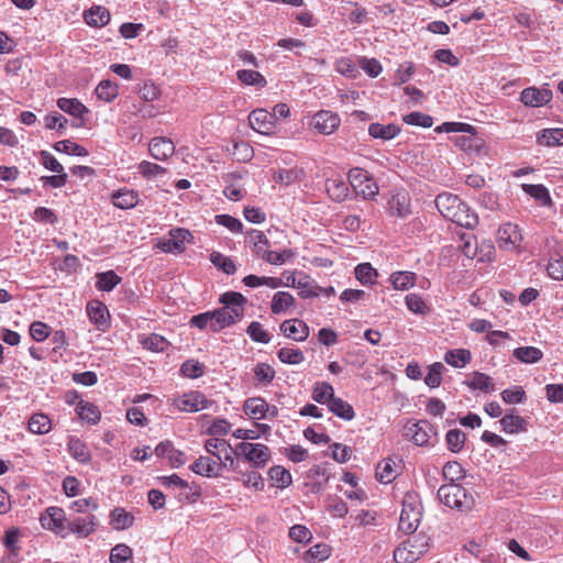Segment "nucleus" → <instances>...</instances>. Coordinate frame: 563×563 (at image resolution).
<instances>
[{
  "instance_id": "nucleus-1",
  "label": "nucleus",
  "mask_w": 563,
  "mask_h": 563,
  "mask_svg": "<svg viewBox=\"0 0 563 563\" xmlns=\"http://www.w3.org/2000/svg\"><path fill=\"white\" fill-rule=\"evenodd\" d=\"M434 203L443 218L462 228L474 229L478 224L477 214L456 195L450 192L439 194Z\"/></svg>"
},
{
  "instance_id": "nucleus-2",
  "label": "nucleus",
  "mask_w": 563,
  "mask_h": 563,
  "mask_svg": "<svg viewBox=\"0 0 563 563\" xmlns=\"http://www.w3.org/2000/svg\"><path fill=\"white\" fill-rule=\"evenodd\" d=\"M446 132H467L470 135L456 136L454 140L455 145L463 152L483 157L488 154V147L485 141L476 135L475 128L467 123L448 122L443 124Z\"/></svg>"
},
{
  "instance_id": "nucleus-3",
  "label": "nucleus",
  "mask_w": 563,
  "mask_h": 563,
  "mask_svg": "<svg viewBox=\"0 0 563 563\" xmlns=\"http://www.w3.org/2000/svg\"><path fill=\"white\" fill-rule=\"evenodd\" d=\"M430 549V538L422 532L413 533L394 551L396 563H415Z\"/></svg>"
},
{
  "instance_id": "nucleus-4",
  "label": "nucleus",
  "mask_w": 563,
  "mask_h": 563,
  "mask_svg": "<svg viewBox=\"0 0 563 563\" xmlns=\"http://www.w3.org/2000/svg\"><path fill=\"white\" fill-rule=\"evenodd\" d=\"M422 516V506L418 496L411 493L405 495L399 517V529L412 533L418 528Z\"/></svg>"
},
{
  "instance_id": "nucleus-5",
  "label": "nucleus",
  "mask_w": 563,
  "mask_h": 563,
  "mask_svg": "<svg viewBox=\"0 0 563 563\" xmlns=\"http://www.w3.org/2000/svg\"><path fill=\"white\" fill-rule=\"evenodd\" d=\"M438 497L448 507L460 510H468L474 505L473 497L467 496L465 488L455 483L442 485L438 490Z\"/></svg>"
},
{
  "instance_id": "nucleus-6",
  "label": "nucleus",
  "mask_w": 563,
  "mask_h": 563,
  "mask_svg": "<svg viewBox=\"0 0 563 563\" xmlns=\"http://www.w3.org/2000/svg\"><path fill=\"white\" fill-rule=\"evenodd\" d=\"M235 454L254 468L265 467L271 459V450L263 443L240 442L235 446Z\"/></svg>"
},
{
  "instance_id": "nucleus-7",
  "label": "nucleus",
  "mask_w": 563,
  "mask_h": 563,
  "mask_svg": "<svg viewBox=\"0 0 563 563\" xmlns=\"http://www.w3.org/2000/svg\"><path fill=\"white\" fill-rule=\"evenodd\" d=\"M168 404L177 411L191 413L206 409L210 401L201 391L190 390L168 398Z\"/></svg>"
},
{
  "instance_id": "nucleus-8",
  "label": "nucleus",
  "mask_w": 563,
  "mask_h": 563,
  "mask_svg": "<svg viewBox=\"0 0 563 563\" xmlns=\"http://www.w3.org/2000/svg\"><path fill=\"white\" fill-rule=\"evenodd\" d=\"M349 180L355 191L364 199H373L378 195L379 187L368 173L362 168H352L349 173Z\"/></svg>"
},
{
  "instance_id": "nucleus-9",
  "label": "nucleus",
  "mask_w": 563,
  "mask_h": 563,
  "mask_svg": "<svg viewBox=\"0 0 563 563\" xmlns=\"http://www.w3.org/2000/svg\"><path fill=\"white\" fill-rule=\"evenodd\" d=\"M433 435H435V430L427 420L408 422L404 428V437L419 446L428 445Z\"/></svg>"
},
{
  "instance_id": "nucleus-10",
  "label": "nucleus",
  "mask_w": 563,
  "mask_h": 563,
  "mask_svg": "<svg viewBox=\"0 0 563 563\" xmlns=\"http://www.w3.org/2000/svg\"><path fill=\"white\" fill-rule=\"evenodd\" d=\"M191 238L192 235L187 229H173L169 231V238L158 240L156 247L165 253L180 254L186 249V242H189Z\"/></svg>"
},
{
  "instance_id": "nucleus-11",
  "label": "nucleus",
  "mask_w": 563,
  "mask_h": 563,
  "mask_svg": "<svg viewBox=\"0 0 563 563\" xmlns=\"http://www.w3.org/2000/svg\"><path fill=\"white\" fill-rule=\"evenodd\" d=\"M41 523L45 529L52 530L62 537L67 536L69 529V519L66 518L65 511L59 507H49L45 514L41 516Z\"/></svg>"
},
{
  "instance_id": "nucleus-12",
  "label": "nucleus",
  "mask_w": 563,
  "mask_h": 563,
  "mask_svg": "<svg viewBox=\"0 0 563 563\" xmlns=\"http://www.w3.org/2000/svg\"><path fill=\"white\" fill-rule=\"evenodd\" d=\"M553 98V92L549 88V84H544L541 88L528 87L520 92V101L526 107L539 108L548 104Z\"/></svg>"
},
{
  "instance_id": "nucleus-13",
  "label": "nucleus",
  "mask_w": 563,
  "mask_h": 563,
  "mask_svg": "<svg viewBox=\"0 0 563 563\" xmlns=\"http://www.w3.org/2000/svg\"><path fill=\"white\" fill-rule=\"evenodd\" d=\"M219 301L223 305L221 308L224 310V312L228 316L234 318V323L243 318L246 298L242 294L235 291H227L220 296Z\"/></svg>"
},
{
  "instance_id": "nucleus-14",
  "label": "nucleus",
  "mask_w": 563,
  "mask_h": 563,
  "mask_svg": "<svg viewBox=\"0 0 563 563\" xmlns=\"http://www.w3.org/2000/svg\"><path fill=\"white\" fill-rule=\"evenodd\" d=\"M496 239L500 249L515 251L520 246L522 235L517 224L508 222L498 229Z\"/></svg>"
},
{
  "instance_id": "nucleus-15",
  "label": "nucleus",
  "mask_w": 563,
  "mask_h": 563,
  "mask_svg": "<svg viewBox=\"0 0 563 563\" xmlns=\"http://www.w3.org/2000/svg\"><path fill=\"white\" fill-rule=\"evenodd\" d=\"M341 120L336 113L331 111H319L312 118V126L320 134L329 135L338 130Z\"/></svg>"
},
{
  "instance_id": "nucleus-16",
  "label": "nucleus",
  "mask_w": 563,
  "mask_h": 563,
  "mask_svg": "<svg viewBox=\"0 0 563 563\" xmlns=\"http://www.w3.org/2000/svg\"><path fill=\"white\" fill-rule=\"evenodd\" d=\"M387 212L391 217L407 218L411 213L408 192L401 190L393 194L387 202Z\"/></svg>"
},
{
  "instance_id": "nucleus-17",
  "label": "nucleus",
  "mask_w": 563,
  "mask_h": 563,
  "mask_svg": "<svg viewBox=\"0 0 563 563\" xmlns=\"http://www.w3.org/2000/svg\"><path fill=\"white\" fill-rule=\"evenodd\" d=\"M250 126L262 134L269 135L274 131L273 115L265 109L253 110L249 115Z\"/></svg>"
},
{
  "instance_id": "nucleus-18",
  "label": "nucleus",
  "mask_w": 563,
  "mask_h": 563,
  "mask_svg": "<svg viewBox=\"0 0 563 563\" xmlns=\"http://www.w3.org/2000/svg\"><path fill=\"white\" fill-rule=\"evenodd\" d=\"M148 152L156 161H166L175 153V145L167 137H153L148 144Z\"/></svg>"
},
{
  "instance_id": "nucleus-19",
  "label": "nucleus",
  "mask_w": 563,
  "mask_h": 563,
  "mask_svg": "<svg viewBox=\"0 0 563 563\" xmlns=\"http://www.w3.org/2000/svg\"><path fill=\"white\" fill-rule=\"evenodd\" d=\"M158 457L167 459L172 467H180L187 461L185 453L175 449L170 441H163L155 448Z\"/></svg>"
},
{
  "instance_id": "nucleus-20",
  "label": "nucleus",
  "mask_w": 563,
  "mask_h": 563,
  "mask_svg": "<svg viewBox=\"0 0 563 563\" xmlns=\"http://www.w3.org/2000/svg\"><path fill=\"white\" fill-rule=\"evenodd\" d=\"M280 331L285 336L297 342H302L309 336L308 325L299 319H291L282 322Z\"/></svg>"
},
{
  "instance_id": "nucleus-21",
  "label": "nucleus",
  "mask_w": 563,
  "mask_h": 563,
  "mask_svg": "<svg viewBox=\"0 0 563 563\" xmlns=\"http://www.w3.org/2000/svg\"><path fill=\"white\" fill-rule=\"evenodd\" d=\"M69 529L67 536L75 533L78 538H86L91 534L97 528V520L95 516L77 517L69 520Z\"/></svg>"
},
{
  "instance_id": "nucleus-22",
  "label": "nucleus",
  "mask_w": 563,
  "mask_h": 563,
  "mask_svg": "<svg viewBox=\"0 0 563 563\" xmlns=\"http://www.w3.org/2000/svg\"><path fill=\"white\" fill-rule=\"evenodd\" d=\"M190 470L205 477H216L219 475L220 465L211 457L200 456L192 463Z\"/></svg>"
},
{
  "instance_id": "nucleus-23",
  "label": "nucleus",
  "mask_w": 563,
  "mask_h": 563,
  "mask_svg": "<svg viewBox=\"0 0 563 563\" xmlns=\"http://www.w3.org/2000/svg\"><path fill=\"white\" fill-rule=\"evenodd\" d=\"M501 429L505 433L515 434L527 431L528 422L522 417L515 413H506L500 420Z\"/></svg>"
},
{
  "instance_id": "nucleus-24",
  "label": "nucleus",
  "mask_w": 563,
  "mask_h": 563,
  "mask_svg": "<svg viewBox=\"0 0 563 563\" xmlns=\"http://www.w3.org/2000/svg\"><path fill=\"white\" fill-rule=\"evenodd\" d=\"M88 316L93 324L97 325L98 329L104 330L108 327L109 316L107 307L100 301H92L87 306Z\"/></svg>"
},
{
  "instance_id": "nucleus-25",
  "label": "nucleus",
  "mask_w": 563,
  "mask_h": 563,
  "mask_svg": "<svg viewBox=\"0 0 563 563\" xmlns=\"http://www.w3.org/2000/svg\"><path fill=\"white\" fill-rule=\"evenodd\" d=\"M400 126L394 123L386 125L380 123H372L368 126V134L372 137L380 139L384 141H388L396 137L400 133Z\"/></svg>"
},
{
  "instance_id": "nucleus-26",
  "label": "nucleus",
  "mask_w": 563,
  "mask_h": 563,
  "mask_svg": "<svg viewBox=\"0 0 563 563\" xmlns=\"http://www.w3.org/2000/svg\"><path fill=\"white\" fill-rule=\"evenodd\" d=\"M537 143L541 146H562L563 129H543L537 134Z\"/></svg>"
},
{
  "instance_id": "nucleus-27",
  "label": "nucleus",
  "mask_w": 563,
  "mask_h": 563,
  "mask_svg": "<svg viewBox=\"0 0 563 563\" xmlns=\"http://www.w3.org/2000/svg\"><path fill=\"white\" fill-rule=\"evenodd\" d=\"M70 455L79 463L87 464L91 461V453L85 442L78 438H70L68 441Z\"/></svg>"
},
{
  "instance_id": "nucleus-28",
  "label": "nucleus",
  "mask_w": 563,
  "mask_h": 563,
  "mask_svg": "<svg viewBox=\"0 0 563 563\" xmlns=\"http://www.w3.org/2000/svg\"><path fill=\"white\" fill-rule=\"evenodd\" d=\"M444 361L455 368H463L472 361V353L467 349L449 350L444 354Z\"/></svg>"
},
{
  "instance_id": "nucleus-29",
  "label": "nucleus",
  "mask_w": 563,
  "mask_h": 563,
  "mask_svg": "<svg viewBox=\"0 0 563 563\" xmlns=\"http://www.w3.org/2000/svg\"><path fill=\"white\" fill-rule=\"evenodd\" d=\"M84 19L88 25L99 27L110 21V13L106 8L97 5L85 11Z\"/></svg>"
},
{
  "instance_id": "nucleus-30",
  "label": "nucleus",
  "mask_w": 563,
  "mask_h": 563,
  "mask_svg": "<svg viewBox=\"0 0 563 563\" xmlns=\"http://www.w3.org/2000/svg\"><path fill=\"white\" fill-rule=\"evenodd\" d=\"M244 411L253 419H263L268 411L267 402L261 397L249 398L244 402Z\"/></svg>"
},
{
  "instance_id": "nucleus-31",
  "label": "nucleus",
  "mask_w": 563,
  "mask_h": 563,
  "mask_svg": "<svg viewBox=\"0 0 563 563\" xmlns=\"http://www.w3.org/2000/svg\"><path fill=\"white\" fill-rule=\"evenodd\" d=\"M139 202V195L134 190H118L112 194V203L120 209H131Z\"/></svg>"
},
{
  "instance_id": "nucleus-32",
  "label": "nucleus",
  "mask_w": 563,
  "mask_h": 563,
  "mask_svg": "<svg viewBox=\"0 0 563 563\" xmlns=\"http://www.w3.org/2000/svg\"><path fill=\"white\" fill-rule=\"evenodd\" d=\"M465 384L471 389H478L484 393H493L496 389L492 377L481 372H474L471 379Z\"/></svg>"
},
{
  "instance_id": "nucleus-33",
  "label": "nucleus",
  "mask_w": 563,
  "mask_h": 563,
  "mask_svg": "<svg viewBox=\"0 0 563 563\" xmlns=\"http://www.w3.org/2000/svg\"><path fill=\"white\" fill-rule=\"evenodd\" d=\"M311 398L321 405H328L334 398V389L330 383L318 382L314 384Z\"/></svg>"
},
{
  "instance_id": "nucleus-34",
  "label": "nucleus",
  "mask_w": 563,
  "mask_h": 563,
  "mask_svg": "<svg viewBox=\"0 0 563 563\" xmlns=\"http://www.w3.org/2000/svg\"><path fill=\"white\" fill-rule=\"evenodd\" d=\"M417 275L413 272H395L389 280L396 290H407L415 286Z\"/></svg>"
},
{
  "instance_id": "nucleus-35",
  "label": "nucleus",
  "mask_w": 563,
  "mask_h": 563,
  "mask_svg": "<svg viewBox=\"0 0 563 563\" xmlns=\"http://www.w3.org/2000/svg\"><path fill=\"white\" fill-rule=\"evenodd\" d=\"M295 303V297L288 291H277L271 302V310L274 314L285 312Z\"/></svg>"
},
{
  "instance_id": "nucleus-36",
  "label": "nucleus",
  "mask_w": 563,
  "mask_h": 563,
  "mask_svg": "<svg viewBox=\"0 0 563 563\" xmlns=\"http://www.w3.org/2000/svg\"><path fill=\"white\" fill-rule=\"evenodd\" d=\"M328 407L333 415L343 420L350 421L355 417L353 407L342 398L334 396Z\"/></svg>"
},
{
  "instance_id": "nucleus-37",
  "label": "nucleus",
  "mask_w": 563,
  "mask_h": 563,
  "mask_svg": "<svg viewBox=\"0 0 563 563\" xmlns=\"http://www.w3.org/2000/svg\"><path fill=\"white\" fill-rule=\"evenodd\" d=\"M76 411L81 420L88 423L96 424L101 417L100 410L97 406L89 401H79L76 406Z\"/></svg>"
},
{
  "instance_id": "nucleus-38",
  "label": "nucleus",
  "mask_w": 563,
  "mask_h": 563,
  "mask_svg": "<svg viewBox=\"0 0 563 563\" xmlns=\"http://www.w3.org/2000/svg\"><path fill=\"white\" fill-rule=\"evenodd\" d=\"M57 106L62 111L76 118H81L88 112L86 106L76 98H59L57 100Z\"/></svg>"
},
{
  "instance_id": "nucleus-39",
  "label": "nucleus",
  "mask_w": 563,
  "mask_h": 563,
  "mask_svg": "<svg viewBox=\"0 0 563 563\" xmlns=\"http://www.w3.org/2000/svg\"><path fill=\"white\" fill-rule=\"evenodd\" d=\"M397 477L395 462L391 459L380 461L376 466V478L384 484L391 483Z\"/></svg>"
},
{
  "instance_id": "nucleus-40",
  "label": "nucleus",
  "mask_w": 563,
  "mask_h": 563,
  "mask_svg": "<svg viewBox=\"0 0 563 563\" xmlns=\"http://www.w3.org/2000/svg\"><path fill=\"white\" fill-rule=\"evenodd\" d=\"M512 355L521 363L533 364L542 358L543 353L536 346H521L515 349Z\"/></svg>"
},
{
  "instance_id": "nucleus-41",
  "label": "nucleus",
  "mask_w": 563,
  "mask_h": 563,
  "mask_svg": "<svg viewBox=\"0 0 563 563\" xmlns=\"http://www.w3.org/2000/svg\"><path fill=\"white\" fill-rule=\"evenodd\" d=\"M134 522V517L123 508H114L110 515V525L115 530L130 528Z\"/></svg>"
},
{
  "instance_id": "nucleus-42",
  "label": "nucleus",
  "mask_w": 563,
  "mask_h": 563,
  "mask_svg": "<svg viewBox=\"0 0 563 563\" xmlns=\"http://www.w3.org/2000/svg\"><path fill=\"white\" fill-rule=\"evenodd\" d=\"M236 77L242 84L247 86L264 88L267 85L265 77L256 70L241 69L236 71Z\"/></svg>"
},
{
  "instance_id": "nucleus-43",
  "label": "nucleus",
  "mask_w": 563,
  "mask_h": 563,
  "mask_svg": "<svg viewBox=\"0 0 563 563\" xmlns=\"http://www.w3.org/2000/svg\"><path fill=\"white\" fill-rule=\"evenodd\" d=\"M325 189L329 197L334 201H343L349 195V188L343 180L328 179Z\"/></svg>"
},
{
  "instance_id": "nucleus-44",
  "label": "nucleus",
  "mask_w": 563,
  "mask_h": 563,
  "mask_svg": "<svg viewBox=\"0 0 563 563\" xmlns=\"http://www.w3.org/2000/svg\"><path fill=\"white\" fill-rule=\"evenodd\" d=\"M97 97L106 102L113 101L119 95V87L110 80H101L95 89Z\"/></svg>"
},
{
  "instance_id": "nucleus-45",
  "label": "nucleus",
  "mask_w": 563,
  "mask_h": 563,
  "mask_svg": "<svg viewBox=\"0 0 563 563\" xmlns=\"http://www.w3.org/2000/svg\"><path fill=\"white\" fill-rule=\"evenodd\" d=\"M29 429L35 434H46L52 429L51 419L44 413H35L29 420Z\"/></svg>"
},
{
  "instance_id": "nucleus-46",
  "label": "nucleus",
  "mask_w": 563,
  "mask_h": 563,
  "mask_svg": "<svg viewBox=\"0 0 563 563\" xmlns=\"http://www.w3.org/2000/svg\"><path fill=\"white\" fill-rule=\"evenodd\" d=\"M296 288L298 289V295L305 299L320 296L318 285L307 275H302L298 278Z\"/></svg>"
},
{
  "instance_id": "nucleus-47",
  "label": "nucleus",
  "mask_w": 563,
  "mask_h": 563,
  "mask_svg": "<svg viewBox=\"0 0 563 563\" xmlns=\"http://www.w3.org/2000/svg\"><path fill=\"white\" fill-rule=\"evenodd\" d=\"M243 283L245 286L252 287V288L260 287V286H267L269 288L275 289V288H278L282 286L283 280L277 277H266V276L260 277L256 275H247L243 278Z\"/></svg>"
},
{
  "instance_id": "nucleus-48",
  "label": "nucleus",
  "mask_w": 563,
  "mask_h": 563,
  "mask_svg": "<svg viewBox=\"0 0 563 563\" xmlns=\"http://www.w3.org/2000/svg\"><path fill=\"white\" fill-rule=\"evenodd\" d=\"M96 277V287L102 291H111L121 282V277L118 276L113 271L98 273Z\"/></svg>"
},
{
  "instance_id": "nucleus-49",
  "label": "nucleus",
  "mask_w": 563,
  "mask_h": 563,
  "mask_svg": "<svg viewBox=\"0 0 563 563\" xmlns=\"http://www.w3.org/2000/svg\"><path fill=\"white\" fill-rule=\"evenodd\" d=\"M268 474L273 484L278 488H286L292 482L291 474L285 467L279 465L273 466Z\"/></svg>"
},
{
  "instance_id": "nucleus-50",
  "label": "nucleus",
  "mask_w": 563,
  "mask_h": 563,
  "mask_svg": "<svg viewBox=\"0 0 563 563\" xmlns=\"http://www.w3.org/2000/svg\"><path fill=\"white\" fill-rule=\"evenodd\" d=\"M330 556V548L324 543H318L307 550L303 554V560L307 563L316 561H324Z\"/></svg>"
},
{
  "instance_id": "nucleus-51",
  "label": "nucleus",
  "mask_w": 563,
  "mask_h": 563,
  "mask_svg": "<svg viewBox=\"0 0 563 563\" xmlns=\"http://www.w3.org/2000/svg\"><path fill=\"white\" fill-rule=\"evenodd\" d=\"M277 356L282 363L297 365L305 360V355L300 349L282 347L277 352Z\"/></svg>"
},
{
  "instance_id": "nucleus-52",
  "label": "nucleus",
  "mask_w": 563,
  "mask_h": 563,
  "mask_svg": "<svg viewBox=\"0 0 563 563\" xmlns=\"http://www.w3.org/2000/svg\"><path fill=\"white\" fill-rule=\"evenodd\" d=\"M54 150L57 152H60V153H65L68 155H75V156H87L88 155V151L84 146H81L77 143H74L69 140H63V141L56 142L54 144Z\"/></svg>"
},
{
  "instance_id": "nucleus-53",
  "label": "nucleus",
  "mask_w": 563,
  "mask_h": 563,
  "mask_svg": "<svg viewBox=\"0 0 563 563\" xmlns=\"http://www.w3.org/2000/svg\"><path fill=\"white\" fill-rule=\"evenodd\" d=\"M296 253L292 250H284L282 252H273L269 250H264L262 253V258L269 264L273 265H282L286 261L295 257Z\"/></svg>"
},
{
  "instance_id": "nucleus-54",
  "label": "nucleus",
  "mask_w": 563,
  "mask_h": 563,
  "mask_svg": "<svg viewBox=\"0 0 563 563\" xmlns=\"http://www.w3.org/2000/svg\"><path fill=\"white\" fill-rule=\"evenodd\" d=\"M522 189L543 206L551 202L549 190L543 185L523 184Z\"/></svg>"
},
{
  "instance_id": "nucleus-55",
  "label": "nucleus",
  "mask_w": 563,
  "mask_h": 563,
  "mask_svg": "<svg viewBox=\"0 0 563 563\" xmlns=\"http://www.w3.org/2000/svg\"><path fill=\"white\" fill-rule=\"evenodd\" d=\"M210 261L214 266L220 268L227 275H232L236 271L234 262L222 253L212 252L210 255Z\"/></svg>"
},
{
  "instance_id": "nucleus-56",
  "label": "nucleus",
  "mask_w": 563,
  "mask_h": 563,
  "mask_svg": "<svg viewBox=\"0 0 563 563\" xmlns=\"http://www.w3.org/2000/svg\"><path fill=\"white\" fill-rule=\"evenodd\" d=\"M445 369L441 362H435L429 366V372L424 377V383L430 388H437L441 385L442 373Z\"/></svg>"
},
{
  "instance_id": "nucleus-57",
  "label": "nucleus",
  "mask_w": 563,
  "mask_h": 563,
  "mask_svg": "<svg viewBox=\"0 0 563 563\" xmlns=\"http://www.w3.org/2000/svg\"><path fill=\"white\" fill-rule=\"evenodd\" d=\"M132 549L126 544H117L110 553L111 563H132Z\"/></svg>"
},
{
  "instance_id": "nucleus-58",
  "label": "nucleus",
  "mask_w": 563,
  "mask_h": 563,
  "mask_svg": "<svg viewBox=\"0 0 563 563\" xmlns=\"http://www.w3.org/2000/svg\"><path fill=\"white\" fill-rule=\"evenodd\" d=\"M137 170L146 179H151L167 173L165 167L148 161H142L137 165Z\"/></svg>"
},
{
  "instance_id": "nucleus-59",
  "label": "nucleus",
  "mask_w": 563,
  "mask_h": 563,
  "mask_svg": "<svg viewBox=\"0 0 563 563\" xmlns=\"http://www.w3.org/2000/svg\"><path fill=\"white\" fill-rule=\"evenodd\" d=\"M246 333L254 342L267 344L271 341V334L257 321H252L246 329Z\"/></svg>"
},
{
  "instance_id": "nucleus-60",
  "label": "nucleus",
  "mask_w": 563,
  "mask_h": 563,
  "mask_svg": "<svg viewBox=\"0 0 563 563\" xmlns=\"http://www.w3.org/2000/svg\"><path fill=\"white\" fill-rule=\"evenodd\" d=\"M141 343L144 349L153 351V352H162L168 345V342L162 335L156 334V333L144 336L141 340Z\"/></svg>"
},
{
  "instance_id": "nucleus-61",
  "label": "nucleus",
  "mask_w": 563,
  "mask_h": 563,
  "mask_svg": "<svg viewBox=\"0 0 563 563\" xmlns=\"http://www.w3.org/2000/svg\"><path fill=\"white\" fill-rule=\"evenodd\" d=\"M445 441L449 450L456 453L464 446L465 434L459 429H453L446 433Z\"/></svg>"
},
{
  "instance_id": "nucleus-62",
  "label": "nucleus",
  "mask_w": 563,
  "mask_h": 563,
  "mask_svg": "<svg viewBox=\"0 0 563 563\" xmlns=\"http://www.w3.org/2000/svg\"><path fill=\"white\" fill-rule=\"evenodd\" d=\"M335 70L349 78H356L360 74L356 65L349 57H341L335 62Z\"/></svg>"
},
{
  "instance_id": "nucleus-63",
  "label": "nucleus",
  "mask_w": 563,
  "mask_h": 563,
  "mask_svg": "<svg viewBox=\"0 0 563 563\" xmlns=\"http://www.w3.org/2000/svg\"><path fill=\"white\" fill-rule=\"evenodd\" d=\"M355 276L362 284L367 285L374 284L377 273L369 263H363L355 267Z\"/></svg>"
},
{
  "instance_id": "nucleus-64",
  "label": "nucleus",
  "mask_w": 563,
  "mask_h": 563,
  "mask_svg": "<svg viewBox=\"0 0 563 563\" xmlns=\"http://www.w3.org/2000/svg\"><path fill=\"white\" fill-rule=\"evenodd\" d=\"M275 369L267 363H258L254 368V376L261 384L267 385L275 377Z\"/></svg>"
}]
</instances>
